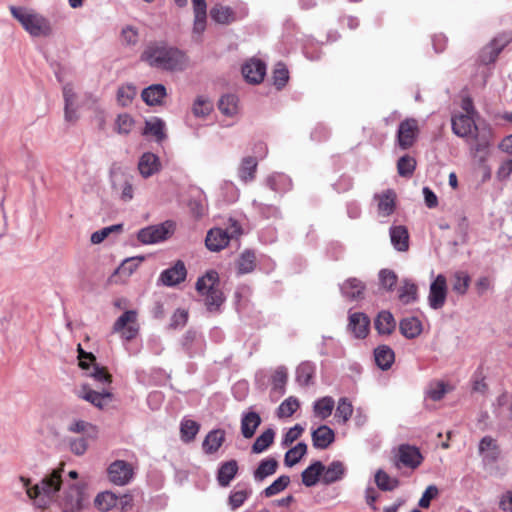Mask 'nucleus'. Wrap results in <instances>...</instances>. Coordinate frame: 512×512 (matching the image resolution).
Here are the masks:
<instances>
[{"instance_id":"f257e3e1","label":"nucleus","mask_w":512,"mask_h":512,"mask_svg":"<svg viewBox=\"0 0 512 512\" xmlns=\"http://www.w3.org/2000/svg\"><path fill=\"white\" fill-rule=\"evenodd\" d=\"M140 59L151 68L166 72H181L189 66V58L184 51L161 41L149 43Z\"/></svg>"},{"instance_id":"f03ea898","label":"nucleus","mask_w":512,"mask_h":512,"mask_svg":"<svg viewBox=\"0 0 512 512\" xmlns=\"http://www.w3.org/2000/svg\"><path fill=\"white\" fill-rule=\"evenodd\" d=\"M62 469L53 470L45 475L38 483L31 486L29 478L21 476L20 482L26 490V494L33 505L41 510H45L55 502L57 494L62 485Z\"/></svg>"},{"instance_id":"7ed1b4c3","label":"nucleus","mask_w":512,"mask_h":512,"mask_svg":"<svg viewBox=\"0 0 512 512\" xmlns=\"http://www.w3.org/2000/svg\"><path fill=\"white\" fill-rule=\"evenodd\" d=\"M10 12L30 36L48 37L52 34L50 21L32 9L11 6Z\"/></svg>"},{"instance_id":"20e7f679","label":"nucleus","mask_w":512,"mask_h":512,"mask_svg":"<svg viewBox=\"0 0 512 512\" xmlns=\"http://www.w3.org/2000/svg\"><path fill=\"white\" fill-rule=\"evenodd\" d=\"M218 286L219 276L214 270L207 271L196 282V290L205 297V305L210 312L218 311L224 302L223 293Z\"/></svg>"},{"instance_id":"39448f33","label":"nucleus","mask_w":512,"mask_h":512,"mask_svg":"<svg viewBox=\"0 0 512 512\" xmlns=\"http://www.w3.org/2000/svg\"><path fill=\"white\" fill-rule=\"evenodd\" d=\"M241 234V225L238 221L230 218L229 225L225 229L215 227L207 232L205 244L208 250L218 252L227 247L231 240L238 239Z\"/></svg>"},{"instance_id":"423d86ee","label":"nucleus","mask_w":512,"mask_h":512,"mask_svg":"<svg viewBox=\"0 0 512 512\" xmlns=\"http://www.w3.org/2000/svg\"><path fill=\"white\" fill-rule=\"evenodd\" d=\"M175 224L165 221L157 225L142 228L137 233V239L144 245H152L168 239L174 232Z\"/></svg>"},{"instance_id":"0eeeda50","label":"nucleus","mask_w":512,"mask_h":512,"mask_svg":"<svg viewBox=\"0 0 512 512\" xmlns=\"http://www.w3.org/2000/svg\"><path fill=\"white\" fill-rule=\"evenodd\" d=\"M113 333L120 334L121 338L131 341L139 333V325L137 323V312L135 310H127L113 324Z\"/></svg>"},{"instance_id":"6e6552de","label":"nucleus","mask_w":512,"mask_h":512,"mask_svg":"<svg viewBox=\"0 0 512 512\" xmlns=\"http://www.w3.org/2000/svg\"><path fill=\"white\" fill-rule=\"evenodd\" d=\"M448 294L447 280L443 274H439L429 286L428 304L433 310L441 309L446 302Z\"/></svg>"},{"instance_id":"1a4fd4ad","label":"nucleus","mask_w":512,"mask_h":512,"mask_svg":"<svg viewBox=\"0 0 512 512\" xmlns=\"http://www.w3.org/2000/svg\"><path fill=\"white\" fill-rule=\"evenodd\" d=\"M422 461L423 456L417 447L409 444H402L398 447L395 463L398 468L404 466L416 469L421 465Z\"/></svg>"},{"instance_id":"9d476101","label":"nucleus","mask_w":512,"mask_h":512,"mask_svg":"<svg viewBox=\"0 0 512 512\" xmlns=\"http://www.w3.org/2000/svg\"><path fill=\"white\" fill-rule=\"evenodd\" d=\"M418 122L416 119L408 118L399 124L397 131V142L401 149L406 150L413 146L418 135Z\"/></svg>"},{"instance_id":"9b49d317","label":"nucleus","mask_w":512,"mask_h":512,"mask_svg":"<svg viewBox=\"0 0 512 512\" xmlns=\"http://www.w3.org/2000/svg\"><path fill=\"white\" fill-rule=\"evenodd\" d=\"M108 477L113 484L124 486L133 478V468L124 460H116L108 467Z\"/></svg>"},{"instance_id":"f8f14e48","label":"nucleus","mask_w":512,"mask_h":512,"mask_svg":"<svg viewBox=\"0 0 512 512\" xmlns=\"http://www.w3.org/2000/svg\"><path fill=\"white\" fill-rule=\"evenodd\" d=\"M186 276L187 270L185 264L183 261L178 260L172 267L161 272L159 281L167 287H172L183 282Z\"/></svg>"},{"instance_id":"ddd939ff","label":"nucleus","mask_w":512,"mask_h":512,"mask_svg":"<svg viewBox=\"0 0 512 512\" xmlns=\"http://www.w3.org/2000/svg\"><path fill=\"white\" fill-rule=\"evenodd\" d=\"M138 170L143 178H149L161 170L159 157L152 152H145L138 161Z\"/></svg>"},{"instance_id":"4468645a","label":"nucleus","mask_w":512,"mask_h":512,"mask_svg":"<svg viewBox=\"0 0 512 512\" xmlns=\"http://www.w3.org/2000/svg\"><path fill=\"white\" fill-rule=\"evenodd\" d=\"M366 285L357 278H348L340 285V291L349 301L361 300L364 297Z\"/></svg>"},{"instance_id":"2eb2a0df","label":"nucleus","mask_w":512,"mask_h":512,"mask_svg":"<svg viewBox=\"0 0 512 512\" xmlns=\"http://www.w3.org/2000/svg\"><path fill=\"white\" fill-rule=\"evenodd\" d=\"M478 449L485 465L493 464L499 458L500 450L497 442L490 436H485L480 440Z\"/></svg>"},{"instance_id":"dca6fc26","label":"nucleus","mask_w":512,"mask_h":512,"mask_svg":"<svg viewBox=\"0 0 512 512\" xmlns=\"http://www.w3.org/2000/svg\"><path fill=\"white\" fill-rule=\"evenodd\" d=\"M370 320L362 312H355L349 315L348 330L355 338H365L369 331Z\"/></svg>"},{"instance_id":"f3484780","label":"nucleus","mask_w":512,"mask_h":512,"mask_svg":"<svg viewBox=\"0 0 512 512\" xmlns=\"http://www.w3.org/2000/svg\"><path fill=\"white\" fill-rule=\"evenodd\" d=\"M266 73L265 64L258 59H251L242 66V74L250 83H260Z\"/></svg>"},{"instance_id":"a211bd4d","label":"nucleus","mask_w":512,"mask_h":512,"mask_svg":"<svg viewBox=\"0 0 512 512\" xmlns=\"http://www.w3.org/2000/svg\"><path fill=\"white\" fill-rule=\"evenodd\" d=\"M452 131L459 137H468L473 131L477 130L472 116L460 114L452 117Z\"/></svg>"},{"instance_id":"6ab92c4d","label":"nucleus","mask_w":512,"mask_h":512,"mask_svg":"<svg viewBox=\"0 0 512 512\" xmlns=\"http://www.w3.org/2000/svg\"><path fill=\"white\" fill-rule=\"evenodd\" d=\"M261 424L260 415L253 411H244L241 416V434L244 438L250 439L254 436L257 428Z\"/></svg>"},{"instance_id":"aec40b11","label":"nucleus","mask_w":512,"mask_h":512,"mask_svg":"<svg viewBox=\"0 0 512 512\" xmlns=\"http://www.w3.org/2000/svg\"><path fill=\"white\" fill-rule=\"evenodd\" d=\"M377 200L378 214L383 217L390 216L396 207V193L388 189L380 194L374 196Z\"/></svg>"},{"instance_id":"412c9836","label":"nucleus","mask_w":512,"mask_h":512,"mask_svg":"<svg viewBox=\"0 0 512 512\" xmlns=\"http://www.w3.org/2000/svg\"><path fill=\"white\" fill-rule=\"evenodd\" d=\"M313 446L316 449H326L335 440L334 431L327 425H321L311 433Z\"/></svg>"},{"instance_id":"4be33fe9","label":"nucleus","mask_w":512,"mask_h":512,"mask_svg":"<svg viewBox=\"0 0 512 512\" xmlns=\"http://www.w3.org/2000/svg\"><path fill=\"white\" fill-rule=\"evenodd\" d=\"M390 240L393 247L399 252L409 249V233L405 226H392L389 230Z\"/></svg>"},{"instance_id":"5701e85b","label":"nucleus","mask_w":512,"mask_h":512,"mask_svg":"<svg viewBox=\"0 0 512 512\" xmlns=\"http://www.w3.org/2000/svg\"><path fill=\"white\" fill-rule=\"evenodd\" d=\"M210 17L220 25H229L238 19L231 7L222 4H216L210 9Z\"/></svg>"},{"instance_id":"b1692460","label":"nucleus","mask_w":512,"mask_h":512,"mask_svg":"<svg viewBox=\"0 0 512 512\" xmlns=\"http://www.w3.org/2000/svg\"><path fill=\"white\" fill-rule=\"evenodd\" d=\"M225 441V431L222 429L211 430L203 440L202 449L205 454L216 453Z\"/></svg>"},{"instance_id":"393cba45","label":"nucleus","mask_w":512,"mask_h":512,"mask_svg":"<svg viewBox=\"0 0 512 512\" xmlns=\"http://www.w3.org/2000/svg\"><path fill=\"white\" fill-rule=\"evenodd\" d=\"M166 96L167 91L163 84H152L141 93L143 101L149 106L160 105Z\"/></svg>"},{"instance_id":"a878e982","label":"nucleus","mask_w":512,"mask_h":512,"mask_svg":"<svg viewBox=\"0 0 512 512\" xmlns=\"http://www.w3.org/2000/svg\"><path fill=\"white\" fill-rule=\"evenodd\" d=\"M346 468L341 461H332L327 467L324 466L321 481L325 485H330L344 478Z\"/></svg>"},{"instance_id":"bb28decb","label":"nucleus","mask_w":512,"mask_h":512,"mask_svg":"<svg viewBox=\"0 0 512 512\" xmlns=\"http://www.w3.org/2000/svg\"><path fill=\"white\" fill-rule=\"evenodd\" d=\"M238 463L236 460H229L220 464L217 472V482L221 487H227L236 477Z\"/></svg>"},{"instance_id":"cd10ccee","label":"nucleus","mask_w":512,"mask_h":512,"mask_svg":"<svg viewBox=\"0 0 512 512\" xmlns=\"http://www.w3.org/2000/svg\"><path fill=\"white\" fill-rule=\"evenodd\" d=\"M112 188L120 192V198L124 202H129L134 197L133 183L129 176L116 175L112 180Z\"/></svg>"},{"instance_id":"c85d7f7f","label":"nucleus","mask_w":512,"mask_h":512,"mask_svg":"<svg viewBox=\"0 0 512 512\" xmlns=\"http://www.w3.org/2000/svg\"><path fill=\"white\" fill-rule=\"evenodd\" d=\"M79 397L90 402L98 408H103L111 400L112 395L106 391H94L88 386L84 385L79 392Z\"/></svg>"},{"instance_id":"c756f323","label":"nucleus","mask_w":512,"mask_h":512,"mask_svg":"<svg viewBox=\"0 0 512 512\" xmlns=\"http://www.w3.org/2000/svg\"><path fill=\"white\" fill-rule=\"evenodd\" d=\"M324 464L321 461H314L301 473L302 483L306 487L315 486L322 478Z\"/></svg>"},{"instance_id":"7c9ffc66","label":"nucleus","mask_w":512,"mask_h":512,"mask_svg":"<svg viewBox=\"0 0 512 512\" xmlns=\"http://www.w3.org/2000/svg\"><path fill=\"white\" fill-rule=\"evenodd\" d=\"M258 161L256 157L246 156L241 160L238 168V177L243 183L252 182L255 179Z\"/></svg>"},{"instance_id":"2f4dec72","label":"nucleus","mask_w":512,"mask_h":512,"mask_svg":"<svg viewBox=\"0 0 512 512\" xmlns=\"http://www.w3.org/2000/svg\"><path fill=\"white\" fill-rule=\"evenodd\" d=\"M316 373V365L311 361L301 362L296 369V381L301 386H310Z\"/></svg>"},{"instance_id":"473e14b6","label":"nucleus","mask_w":512,"mask_h":512,"mask_svg":"<svg viewBox=\"0 0 512 512\" xmlns=\"http://www.w3.org/2000/svg\"><path fill=\"white\" fill-rule=\"evenodd\" d=\"M399 330L407 339H414L421 334L422 323L417 317H406L400 321Z\"/></svg>"},{"instance_id":"72a5a7b5","label":"nucleus","mask_w":512,"mask_h":512,"mask_svg":"<svg viewBox=\"0 0 512 512\" xmlns=\"http://www.w3.org/2000/svg\"><path fill=\"white\" fill-rule=\"evenodd\" d=\"M374 358L381 370H388L395 361V354L389 346L380 345L374 350Z\"/></svg>"},{"instance_id":"f704fd0d","label":"nucleus","mask_w":512,"mask_h":512,"mask_svg":"<svg viewBox=\"0 0 512 512\" xmlns=\"http://www.w3.org/2000/svg\"><path fill=\"white\" fill-rule=\"evenodd\" d=\"M374 324L377 332L382 335L391 334L396 327V322L392 313L386 310L378 313Z\"/></svg>"},{"instance_id":"c9c22d12","label":"nucleus","mask_w":512,"mask_h":512,"mask_svg":"<svg viewBox=\"0 0 512 512\" xmlns=\"http://www.w3.org/2000/svg\"><path fill=\"white\" fill-rule=\"evenodd\" d=\"M278 468V461L275 458H265L260 461L258 467L253 472V478L256 482H262L267 477L273 475Z\"/></svg>"},{"instance_id":"e433bc0d","label":"nucleus","mask_w":512,"mask_h":512,"mask_svg":"<svg viewBox=\"0 0 512 512\" xmlns=\"http://www.w3.org/2000/svg\"><path fill=\"white\" fill-rule=\"evenodd\" d=\"M335 407V401L331 396H324L313 403L314 416L320 420H325L331 416Z\"/></svg>"},{"instance_id":"4c0bfd02","label":"nucleus","mask_w":512,"mask_h":512,"mask_svg":"<svg viewBox=\"0 0 512 512\" xmlns=\"http://www.w3.org/2000/svg\"><path fill=\"white\" fill-rule=\"evenodd\" d=\"M267 186L278 193H283L291 189V179L283 173H273L266 179Z\"/></svg>"},{"instance_id":"58836bf2","label":"nucleus","mask_w":512,"mask_h":512,"mask_svg":"<svg viewBox=\"0 0 512 512\" xmlns=\"http://www.w3.org/2000/svg\"><path fill=\"white\" fill-rule=\"evenodd\" d=\"M63 97L65 102V119L69 122L75 121L77 119L76 108L74 106L76 93L72 85L66 84L63 86Z\"/></svg>"},{"instance_id":"ea45409f","label":"nucleus","mask_w":512,"mask_h":512,"mask_svg":"<svg viewBox=\"0 0 512 512\" xmlns=\"http://www.w3.org/2000/svg\"><path fill=\"white\" fill-rule=\"evenodd\" d=\"M398 297L405 305L416 302L418 299L417 285L409 279H404L399 288Z\"/></svg>"},{"instance_id":"a19ab883","label":"nucleus","mask_w":512,"mask_h":512,"mask_svg":"<svg viewBox=\"0 0 512 512\" xmlns=\"http://www.w3.org/2000/svg\"><path fill=\"white\" fill-rule=\"evenodd\" d=\"M67 430L72 433L84 434L83 437H87L90 439H95L98 436L97 427L87 421H84V420H75V421L71 422L69 424Z\"/></svg>"},{"instance_id":"79ce46f5","label":"nucleus","mask_w":512,"mask_h":512,"mask_svg":"<svg viewBox=\"0 0 512 512\" xmlns=\"http://www.w3.org/2000/svg\"><path fill=\"white\" fill-rule=\"evenodd\" d=\"M143 133L145 135H152L158 142L166 138L165 134V122L157 117L149 119L145 122V128Z\"/></svg>"},{"instance_id":"37998d69","label":"nucleus","mask_w":512,"mask_h":512,"mask_svg":"<svg viewBox=\"0 0 512 512\" xmlns=\"http://www.w3.org/2000/svg\"><path fill=\"white\" fill-rule=\"evenodd\" d=\"M117 495L111 491H104L95 497L94 504L101 512H108L116 508Z\"/></svg>"},{"instance_id":"c03bdc74","label":"nucleus","mask_w":512,"mask_h":512,"mask_svg":"<svg viewBox=\"0 0 512 512\" xmlns=\"http://www.w3.org/2000/svg\"><path fill=\"white\" fill-rule=\"evenodd\" d=\"M375 483L382 491H393L396 489L400 482L397 478L390 477L384 470L379 469L375 473Z\"/></svg>"},{"instance_id":"a18cd8bd","label":"nucleus","mask_w":512,"mask_h":512,"mask_svg":"<svg viewBox=\"0 0 512 512\" xmlns=\"http://www.w3.org/2000/svg\"><path fill=\"white\" fill-rule=\"evenodd\" d=\"M218 108L226 116H234L238 112V98L234 94L223 95L218 103Z\"/></svg>"},{"instance_id":"49530a36","label":"nucleus","mask_w":512,"mask_h":512,"mask_svg":"<svg viewBox=\"0 0 512 512\" xmlns=\"http://www.w3.org/2000/svg\"><path fill=\"white\" fill-rule=\"evenodd\" d=\"M275 432L269 428L262 432L252 445V452L260 454L264 452L274 441Z\"/></svg>"},{"instance_id":"de8ad7c7","label":"nucleus","mask_w":512,"mask_h":512,"mask_svg":"<svg viewBox=\"0 0 512 512\" xmlns=\"http://www.w3.org/2000/svg\"><path fill=\"white\" fill-rule=\"evenodd\" d=\"M307 452V445L299 442L296 446L289 449L284 457V463L288 467L296 465Z\"/></svg>"},{"instance_id":"09e8293b","label":"nucleus","mask_w":512,"mask_h":512,"mask_svg":"<svg viewBox=\"0 0 512 512\" xmlns=\"http://www.w3.org/2000/svg\"><path fill=\"white\" fill-rule=\"evenodd\" d=\"M213 110V104L205 97L198 96L192 105V114L196 118L204 119Z\"/></svg>"},{"instance_id":"8fccbe9b","label":"nucleus","mask_w":512,"mask_h":512,"mask_svg":"<svg viewBox=\"0 0 512 512\" xmlns=\"http://www.w3.org/2000/svg\"><path fill=\"white\" fill-rule=\"evenodd\" d=\"M256 256L253 251L246 250L244 251L237 262V269L239 274H247L254 270L255 268Z\"/></svg>"},{"instance_id":"3c124183","label":"nucleus","mask_w":512,"mask_h":512,"mask_svg":"<svg viewBox=\"0 0 512 512\" xmlns=\"http://www.w3.org/2000/svg\"><path fill=\"white\" fill-rule=\"evenodd\" d=\"M200 429L199 424L191 419H183L180 425L181 439L184 442H191Z\"/></svg>"},{"instance_id":"603ef678","label":"nucleus","mask_w":512,"mask_h":512,"mask_svg":"<svg viewBox=\"0 0 512 512\" xmlns=\"http://www.w3.org/2000/svg\"><path fill=\"white\" fill-rule=\"evenodd\" d=\"M299 407V400L294 396H290L279 405L277 409V416L279 418L291 417Z\"/></svg>"},{"instance_id":"864d4df0","label":"nucleus","mask_w":512,"mask_h":512,"mask_svg":"<svg viewBox=\"0 0 512 512\" xmlns=\"http://www.w3.org/2000/svg\"><path fill=\"white\" fill-rule=\"evenodd\" d=\"M251 494L252 490L249 488L232 490L228 497V504L231 510H236L241 507Z\"/></svg>"},{"instance_id":"5fc2aeb1","label":"nucleus","mask_w":512,"mask_h":512,"mask_svg":"<svg viewBox=\"0 0 512 512\" xmlns=\"http://www.w3.org/2000/svg\"><path fill=\"white\" fill-rule=\"evenodd\" d=\"M353 414V405L351 401L342 397L338 401V405L336 407L335 417L339 419L343 424L349 421Z\"/></svg>"},{"instance_id":"6e6d98bb","label":"nucleus","mask_w":512,"mask_h":512,"mask_svg":"<svg viewBox=\"0 0 512 512\" xmlns=\"http://www.w3.org/2000/svg\"><path fill=\"white\" fill-rule=\"evenodd\" d=\"M287 379V368L284 366L278 367L272 375V389L280 394H284Z\"/></svg>"},{"instance_id":"4d7b16f0","label":"nucleus","mask_w":512,"mask_h":512,"mask_svg":"<svg viewBox=\"0 0 512 512\" xmlns=\"http://www.w3.org/2000/svg\"><path fill=\"white\" fill-rule=\"evenodd\" d=\"M290 483L288 475H281L263 490L265 497H272L285 490Z\"/></svg>"},{"instance_id":"13d9d810","label":"nucleus","mask_w":512,"mask_h":512,"mask_svg":"<svg viewBox=\"0 0 512 512\" xmlns=\"http://www.w3.org/2000/svg\"><path fill=\"white\" fill-rule=\"evenodd\" d=\"M121 42L125 46H136L140 40L139 29L133 25H126L121 30Z\"/></svg>"},{"instance_id":"bf43d9fd","label":"nucleus","mask_w":512,"mask_h":512,"mask_svg":"<svg viewBox=\"0 0 512 512\" xmlns=\"http://www.w3.org/2000/svg\"><path fill=\"white\" fill-rule=\"evenodd\" d=\"M453 291L459 295L467 293L471 278L467 272L457 271L454 273Z\"/></svg>"},{"instance_id":"052dcab7","label":"nucleus","mask_w":512,"mask_h":512,"mask_svg":"<svg viewBox=\"0 0 512 512\" xmlns=\"http://www.w3.org/2000/svg\"><path fill=\"white\" fill-rule=\"evenodd\" d=\"M137 94L136 87L132 84H126L118 88L117 101L121 106H128L132 103Z\"/></svg>"},{"instance_id":"680f3d73","label":"nucleus","mask_w":512,"mask_h":512,"mask_svg":"<svg viewBox=\"0 0 512 512\" xmlns=\"http://www.w3.org/2000/svg\"><path fill=\"white\" fill-rule=\"evenodd\" d=\"M378 278L380 286L386 291H392L398 280L396 273L389 269H381Z\"/></svg>"},{"instance_id":"e2e57ef3","label":"nucleus","mask_w":512,"mask_h":512,"mask_svg":"<svg viewBox=\"0 0 512 512\" xmlns=\"http://www.w3.org/2000/svg\"><path fill=\"white\" fill-rule=\"evenodd\" d=\"M416 168V160L409 156H402L397 162L398 173L402 177H409L413 174Z\"/></svg>"},{"instance_id":"0e129e2a","label":"nucleus","mask_w":512,"mask_h":512,"mask_svg":"<svg viewBox=\"0 0 512 512\" xmlns=\"http://www.w3.org/2000/svg\"><path fill=\"white\" fill-rule=\"evenodd\" d=\"M289 80V71L283 63H278L273 71V84L282 89Z\"/></svg>"},{"instance_id":"69168bd1","label":"nucleus","mask_w":512,"mask_h":512,"mask_svg":"<svg viewBox=\"0 0 512 512\" xmlns=\"http://www.w3.org/2000/svg\"><path fill=\"white\" fill-rule=\"evenodd\" d=\"M134 126V120L129 114L118 115L115 122V130L118 134L127 135L131 132Z\"/></svg>"},{"instance_id":"338daca9","label":"nucleus","mask_w":512,"mask_h":512,"mask_svg":"<svg viewBox=\"0 0 512 512\" xmlns=\"http://www.w3.org/2000/svg\"><path fill=\"white\" fill-rule=\"evenodd\" d=\"M143 260V256L127 258L121 263V265L117 269V272L130 276L138 268V266Z\"/></svg>"},{"instance_id":"774afa93","label":"nucleus","mask_w":512,"mask_h":512,"mask_svg":"<svg viewBox=\"0 0 512 512\" xmlns=\"http://www.w3.org/2000/svg\"><path fill=\"white\" fill-rule=\"evenodd\" d=\"M88 439L87 437L70 438L68 440L70 451L77 456L84 455L88 449Z\"/></svg>"}]
</instances>
